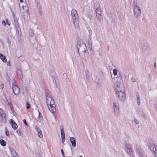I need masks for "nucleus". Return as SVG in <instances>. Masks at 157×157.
<instances>
[{
    "label": "nucleus",
    "mask_w": 157,
    "mask_h": 157,
    "mask_svg": "<svg viewBox=\"0 0 157 157\" xmlns=\"http://www.w3.org/2000/svg\"><path fill=\"white\" fill-rule=\"evenodd\" d=\"M131 80L132 81V82H134L136 81V79L135 78H134V77H132L131 79Z\"/></svg>",
    "instance_id": "obj_44"
},
{
    "label": "nucleus",
    "mask_w": 157,
    "mask_h": 157,
    "mask_svg": "<svg viewBox=\"0 0 157 157\" xmlns=\"http://www.w3.org/2000/svg\"><path fill=\"white\" fill-rule=\"evenodd\" d=\"M26 105H27L26 108L27 109H29L30 108V105L28 101L26 102Z\"/></svg>",
    "instance_id": "obj_31"
},
{
    "label": "nucleus",
    "mask_w": 157,
    "mask_h": 157,
    "mask_svg": "<svg viewBox=\"0 0 157 157\" xmlns=\"http://www.w3.org/2000/svg\"><path fill=\"white\" fill-rule=\"evenodd\" d=\"M90 53L92 54H94V52L93 50H92V51H91V49H90Z\"/></svg>",
    "instance_id": "obj_51"
},
{
    "label": "nucleus",
    "mask_w": 157,
    "mask_h": 157,
    "mask_svg": "<svg viewBox=\"0 0 157 157\" xmlns=\"http://www.w3.org/2000/svg\"><path fill=\"white\" fill-rule=\"evenodd\" d=\"M52 79L53 80V82H56V81H55V77H52Z\"/></svg>",
    "instance_id": "obj_50"
},
{
    "label": "nucleus",
    "mask_w": 157,
    "mask_h": 157,
    "mask_svg": "<svg viewBox=\"0 0 157 157\" xmlns=\"http://www.w3.org/2000/svg\"><path fill=\"white\" fill-rule=\"evenodd\" d=\"M10 152L12 154L16 152L13 149H10Z\"/></svg>",
    "instance_id": "obj_36"
},
{
    "label": "nucleus",
    "mask_w": 157,
    "mask_h": 157,
    "mask_svg": "<svg viewBox=\"0 0 157 157\" xmlns=\"http://www.w3.org/2000/svg\"><path fill=\"white\" fill-rule=\"evenodd\" d=\"M0 59H1L4 62L6 63L7 62V59L6 57L1 53H0Z\"/></svg>",
    "instance_id": "obj_18"
},
{
    "label": "nucleus",
    "mask_w": 157,
    "mask_h": 157,
    "mask_svg": "<svg viewBox=\"0 0 157 157\" xmlns=\"http://www.w3.org/2000/svg\"><path fill=\"white\" fill-rule=\"evenodd\" d=\"M53 98L49 94H48L46 97V104L49 103V101L50 100H51Z\"/></svg>",
    "instance_id": "obj_16"
},
{
    "label": "nucleus",
    "mask_w": 157,
    "mask_h": 157,
    "mask_svg": "<svg viewBox=\"0 0 157 157\" xmlns=\"http://www.w3.org/2000/svg\"><path fill=\"white\" fill-rule=\"evenodd\" d=\"M150 148L151 151L154 153L155 156L157 157V150L153 144H150Z\"/></svg>",
    "instance_id": "obj_8"
},
{
    "label": "nucleus",
    "mask_w": 157,
    "mask_h": 157,
    "mask_svg": "<svg viewBox=\"0 0 157 157\" xmlns=\"http://www.w3.org/2000/svg\"><path fill=\"white\" fill-rule=\"evenodd\" d=\"M17 133L20 136L21 135V131L20 130L18 129L16 131Z\"/></svg>",
    "instance_id": "obj_35"
},
{
    "label": "nucleus",
    "mask_w": 157,
    "mask_h": 157,
    "mask_svg": "<svg viewBox=\"0 0 157 157\" xmlns=\"http://www.w3.org/2000/svg\"><path fill=\"white\" fill-rule=\"evenodd\" d=\"M10 124L14 130L16 129L17 128V126L15 121L13 120H10Z\"/></svg>",
    "instance_id": "obj_13"
},
{
    "label": "nucleus",
    "mask_w": 157,
    "mask_h": 157,
    "mask_svg": "<svg viewBox=\"0 0 157 157\" xmlns=\"http://www.w3.org/2000/svg\"><path fill=\"white\" fill-rule=\"evenodd\" d=\"M46 104L49 109L52 113L54 114V116L55 117V119L56 120V113L55 114V112H56V109L55 101L53 98L49 101L48 104Z\"/></svg>",
    "instance_id": "obj_4"
},
{
    "label": "nucleus",
    "mask_w": 157,
    "mask_h": 157,
    "mask_svg": "<svg viewBox=\"0 0 157 157\" xmlns=\"http://www.w3.org/2000/svg\"><path fill=\"white\" fill-rule=\"evenodd\" d=\"M12 157H16V156H18L16 152L12 154Z\"/></svg>",
    "instance_id": "obj_37"
},
{
    "label": "nucleus",
    "mask_w": 157,
    "mask_h": 157,
    "mask_svg": "<svg viewBox=\"0 0 157 157\" xmlns=\"http://www.w3.org/2000/svg\"><path fill=\"white\" fill-rule=\"evenodd\" d=\"M92 33H90V32H89V35H90L89 36V39L88 40V45L89 48L91 49V51H92V44L91 41V35Z\"/></svg>",
    "instance_id": "obj_11"
},
{
    "label": "nucleus",
    "mask_w": 157,
    "mask_h": 157,
    "mask_svg": "<svg viewBox=\"0 0 157 157\" xmlns=\"http://www.w3.org/2000/svg\"><path fill=\"white\" fill-rule=\"evenodd\" d=\"M141 115L143 117H145V113L144 112H142V113H141Z\"/></svg>",
    "instance_id": "obj_48"
},
{
    "label": "nucleus",
    "mask_w": 157,
    "mask_h": 157,
    "mask_svg": "<svg viewBox=\"0 0 157 157\" xmlns=\"http://www.w3.org/2000/svg\"><path fill=\"white\" fill-rule=\"evenodd\" d=\"M7 65L8 66H11V64L10 63V61H8L7 62Z\"/></svg>",
    "instance_id": "obj_46"
},
{
    "label": "nucleus",
    "mask_w": 157,
    "mask_h": 157,
    "mask_svg": "<svg viewBox=\"0 0 157 157\" xmlns=\"http://www.w3.org/2000/svg\"><path fill=\"white\" fill-rule=\"evenodd\" d=\"M77 48L79 56L81 53H86L87 52H88L85 44L82 41H79L77 42Z\"/></svg>",
    "instance_id": "obj_3"
},
{
    "label": "nucleus",
    "mask_w": 157,
    "mask_h": 157,
    "mask_svg": "<svg viewBox=\"0 0 157 157\" xmlns=\"http://www.w3.org/2000/svg\"><path fill=\"white\" fill-rule=\"evenodd\" d=\"M134 121L135 123L136 124H138L139 123V121L136 118H134Z\"/></svg>",
    "instance_id": "obj_33"
},
{
    "label": "nucleus",
    "mask_w": 157,
    "mask_h": 157,
    "mask_svg": "<svg viewBox=\"0 0 157 157\" xmlns=\"http://www.w3.org/2000/svg\"><path fill=\"white\" fill-rule=\"evenodd\" d=\"M6 131H5V134L6 136H8L9 135V131L6 130V128H5Z\"/></svg>",
    "instance_id": "obj_34"
},
{
    "label": "nucleus",
    "mask_w": 157,
    "mask_h": 157,
    "mask_svg": "<svg viewBox=\"0 0 157 157\" xmlns=\"http://www.w3.org/2000/svg\"><path fill=\"white\" fill-rule=\"evenodd\" d=\"M15 26L16 32L18 34H19V32L21 31V29L20 28L19 25Z\"/></svg>",
    "instance_id": "obj_22"
},
{
    "label": "nucleus",
    "mask_w": 157,
    "mask_h": 157,
    "mask_svg": "<svg viewBox=\"0 0 157 157\" xmlns=\"http://www.w3.org/2000/svg\"><path fill=\"white\" fill-rule=\"evenodd\" d=\"M7 22V24H8L9 26H10V24L8 22V21H7V22Z\"/></svg>",
    "instance_id": "obj_54"
},
{
    "label": "nucleus",
    "mask_w": 157,
    "mask_h": 157,
    "mask_svg": "<svg viewBox=\"0 0 157 157\" xmlns=\"http://www.w3.org/2000/svg\"><path fill=\"white\" fill-rule=\"evenodd\" d=\"M62 137V144H64V142L65 140V137Z\"/></svg>",
    "instance_id": "obj_40"
},
{
    "label": "nucleus",
    "mask_w": 157,
    "mask_h": 157,
    "mask_svg": "<svg viewBox=\"0 0 157 157\" xmlns=\"http://www.w3.org/2000/svg\"><path fill=\"white\" fill-rule=\"evenodd\" d=\"M137 97V102L138 105H140V99L139 96L138 95H136Z\"/></svg>",
    "instance_id": "obj_26"
},
{
    "label": "nucleus",
    "mask_w": 157,
    "mask_h": 157,
    "mask_svg": "<svg viewBox=\"0 0 157 157\" xmlns=\"http://www.w3.org/2000/svg\"><path fill=\"white\" fill-rule=\"evenodd\" d=\"M114 112L115 116L118 117L119 115V109H114Z\"/></svg>",
    "instance_id": "obj_19"
},
{
    "label": "nucleus",
    "mask_w": 157,
    "mask_h": 157,
    "mask_svg": "<svg viewBox=\"0 0 157 157\" xmlns=\"http://www.w3.org/2000/svg\"><path fill=\"white\" fill-rule=\"evenodd\" d=\"M35 2L37 5H38L40 3L39 0H35Z\"/></svg>",
    "instance_id": "obj_45"
},
{
    "label": "nucleus",
    "mask_w": 157,
    "mask_h": 157,
    "mask_svg": "<svg viewBox=\"0 0 157 157\" xmlns=\"http://www.w3.org/2000/svg\"><path fill=\"white\" fill-rule=\"evenodd\" d=\"M19 7H20V8H20V4H19Z\"/></svg>",
    "instance_id": "obj_56"
},
{
    "label": "nucleus",
    "mask_w": 157,
    "mask_h": 157,
    "mask_svg": "<svg viewBox=\"0 0 157 157\" xmlns=\"http://www.w3.org/2000/svg\"><path fill=\"white\" fill-rule=\"evenodd\" d=\"M16 73L17 76H19L20 78L22 79L23 78V76L21 70L19 69H17L16 71Z\"/></svg>",
    "instance_id": "obj_15"
},
{
    "label": "nucleus",
    "mask_w": 157,
    "mask_h": 157,
    "mask_svg": "<svg viewBox=\"0 0 157 157\" xmlns=\"http://www.w3.org/2000/svg\"><path fill=\"white\" fill-rule=\"evenodd\" d=\"M71 15L75 27L76 29L78 28L79 27V18L76 10L75 9L72 10L71 11Z\"/></svg>",
    "instance_id": "obj_2"
},
{
    "label": "nucleus",
    "mask_w": 157,
    "mask_h": 157,
    "mask_svg": "<svg viewBox=\"0 0 157 157\" xmlns=\"http://www.w3.org/2000/svg\"><path fill=\"white\" fill-rule=\"evenodd\" d=\"M133 11L135 17L136 18H138L140 16L141 13L140 7L136 5H134L133 7Z\"/></svg>",
    "instance_id": "obj_6"
},
{
    "label": "nucleus",
    "mask_w": 157,
    "mask_h": 157,
    "mask_svg": "<svg viewBox=\"0 0 157 157\" xmlns=\"http://www.w3.org/2000/svg\"><path fill=\"white\" fill-rule=\"evenodd\" d=\"M8 105H9V106L11 108V109H13V106L12 104H11L10 102H8Z\"/></svg>",
    "instance_id": "obj_42"
},
{
    "label": "nucleus",
    "mask_w": 157,
    "mask_h": 157,
    "mask_svg": "<svg viewBox=\"0 0 157 157\" xmlns=\"http://www.w3.org/2000/svg\"><path fill=\"white\" fill-rule=\"evenodd\" d=\"M4 84H1V85H0V88L2 89L4 88Z\"/></svg>",
    "instance_id": "obj_53"
},
{
    "label": "nucleus",
    "mask_w": 157,
    "mask_h": 157,
    "mask_svg": "<svg viewBox=\"0 0 157 157\" xmlns=\"http://www.w3.org/2000/svg\"><path fill=\"white\" fill-rule=\"evenodd\" d=\"M1 145L3 146H5L6 145V142L3 139H1L0 140Z\"/></svg>",
    "instance_id": "obj_24"
},
{
    "label": "nucleus",
    "mask_w": 157,
    "mask_h": 157,
    "mask_svg": "<svg viewBox=\"0 0 157 157\" xmlns=\"http://www.w3.org/2000/svg\"><path fill=\"white\" fill-rule=\"evenodd\" d=\"M120 90H116V94H117L118 99L121 101L124 102L126 100V96L124 92V88L120 89Z\"/></svg>",
    "instance_id": "obj_5"
},
{
    "label": "nucleus",
    "mask_w": 157,
    "mask_h": 157,
    "mask_svg": "<svg viewBox=\"0 0 157 157\" xmlns=\"http://www.w3.org/2000/svg\"><path fill=\"white\" fill-rule=\"evenodd\" d=\"M13 19H14V25H19L18 22L17 18L15 17H13Z\"/></svg>",
    "instance_id": "obj_23"
},
{
    "label": "nucleus",
    "mask_w": 157,
    "mask_h": 157,
    "mask_svg": "<svg viewBox=\"0 0 157 157\" xmlns=\"http://www.w3.org/2000/svg\"><path fill=\"white\" fill-rule=\"evenodd\" d=\"M37 134H38V136L40 138H41L43 137L42 132L41 131H40V132H38Z\"/></svg>",
    "instance_id": "obj_27"
},
{
    "label": "nucleus",
    "mask_w": 157,
    "mask_h": 157,
    "mask_svg": "<svg viewBox=\"0 0 157 157\" xmlns=\"http://www.w3.org/2000/svg\"><path fill=\"white\" fill-rule=\"evenodd\" d=\"M37 5V7L38 9V12L39 13V14L41 15L42 14V10L41 8V6L40 5H39V4Z\"/></svg>",
    "instance_id": "obj_21"
},
{
    "label": "nucleus",
    "mask_w": 157,
    "mask_h": 157,
    "mask_svg": "<svg viewBox=\"0 0 157 157\" xmlns=\"http://www.w3.org/2000/svg\"><path fill=\"white\" fill-rule=\"evenodd\" d=\"M39 115L38 117L37 121L39 122H40L43 120V117L42 114L38 110Z\"/></svg>",
    "instance_id": "obj_17"
},
{
    "label": "nucleus",
    "mask_w": 157,
    "mask_h": 157,
    "mask_svg": "<svg viewBox=\"0 0 157 157\" xmlns=\"http://www.w3.org/2000/svg\"><path fill=\"white\" fill-rule=\"evenodd\" d=\"M2 24L3 25V26H6V22H5V21L4 20H3L2 21Z\"/></svg>",
    "instance_id": "obj_43"
},
{
    "label": "nucleus",
    "mask_w": 157,
    "mask_h": 157,
    "mask_svg": "<svg viewBox=\"0 0 157 157\" xmlns=\"http://www.w3.org/2000/svg\"><path fill=\"white\" fill-rule=\"evenodd\" d=\"M29 34L30 36H33L34 35L33 32L32 30L30 29L29 31Z\"/></svg>",
    "instance_id": "obj_29"
},
{
    "label": "nucleus",
    "mask_w": 157,
    "mask_h": 157,
    "mask_svg": "<svg viewBox=\"0 0 157 157\" xmlns=\"http://www.w3.org/2000/svg\"><path fill=\"white\" fill-rule=\"evenodd\" d=\"M154 67H155V69H157V68H156V63L155 62H154Z\"/></svg>",
    "instance_id": "obj_49"
},
{
    "label": "nucleus",
    "mask_w": 157,
    "mask_h": 157,
    "mask_svg": "<svg viewBox=\"0 0 157 157\" xmlns=\"http://www.w3.org/2000/svg\"><path fill=\"white\" fill-rule=\"evenodd\" d=\"M61 152L63 156V157H64V152H63V150L62 149L61 150Z\"/></svg>",
    "instance_id": "obj_47"
},
{
    "label": "nucleus",
    "mask_w": 157,
    "mask_h": 157,
    "mask_svg": "<svg viewBox=\"0 0 157 157\" xmlns=\"http://www.w3.org/2000/svg\"><path fill=\"white\" fill-rule=\"evenodd\" d=\"M136 151L140 157H143L144 152L141 148L140 147L137 148Z\"/></svg>",
    "instance_id": "obj_12"
},
{
    "label": "nucleus",
    "mask_w": 157,
    "mask_h": 157,
    "mask_svg": "<svg viewBox=\"0 0 157 157\" xmlns=\"http://www.w3.org/2000/svg\"><path fill=\"white\" fill-rule=\"evenodd\" d=\"M70 140L72 146L74 147H75L76 145L75 139L73 137H70Z\"/></svg>",
    "instance_id": "obj_14"
},
{
    "label": "nucleus",
    "mask_w": 157,
    "mask_h": 157,
    "mask_svg": "<svg viewBox=\"0 0 157 157\" xmlns=\"http://www.w3.org/2000/svg\"><path fill=\"white\" fill-rule=\"evenodd\" d=\"M24 124L26 126H28V124L26 122V120L25 119H24L23 120Z\"/></svg>",
    "instance_id": "obj_41"
},
{
    "label": "nucleus",
    "mask_w": 157,
    "mask_h": 157,
    "mask_svg": "<svg viewBox=\"0 0 157 157\" xmlns=\"http://www.w3.org/2000/svg\"><path fill=\"white\" fill-rule=\"evenodd\" d=\"M12 157H16V156H18L16 152L12 154Z\"/></svg>",
    "instance_id": "obj_38"
},
{
    "label": "nucleus",
    "mask_w": 157,
    "mask_h": 157,
    "mask_svg": "<svg viewBox=\"0 0 157 157\" xmlns=\"http://www.w3.org/2000/svg\"><path fill=\"white\" fill-rule=\"evenodd\" d=\"M60 128L61 129V137H65L64 132L63 131V126L62 125H61Z\"/></svg>",
    "instance_id": "obj_20"
},
{
    "label": "nucleus",
    "mask_w": 157,
    "mask_h": 157,
    "mask_svg": "<svg viewBox=\"0 0 157 157\" xmlns=\"http://www.w3.org/2000/svg\"><path fill=\"white\" fill-rule=\"evenodd\" d=\"M101 54L100 53V56H101Z\"/></svg>",
    "instance_id": "obj_57"
},
{
    "label": "nucleus",
    "mask_w": 157,
    "mask_h": 157,
    "mask_svg": "<svg viewBox=\"0 0 157 157\" xmlns=\"http://www.w3.org/2000/svg\"><path fill=\"white\" fill-rule=\"evenodd\" d=\"M21 2H23V0H20Z\"/></svg>",
    "instance_id": "obj_55"
},
{
    "label": "nucleus",
    "mask_w": 157,
    "mask_h": 157,
    "mask_svg": "<svg viewBox=\"0 0 157 157\" xmlns=\"http://www.w3.org/2000/svg\"><path fill=\"white\" fill-rule=\"evenodd\" d=\"M113 74L114 76H116L117 74V70L116 69H114L113 70Z\"/></svg>",
    "instance_id": "obj_30"
},
{
    "label": "nucleus",
    "mask_w": 157,
    "mask_h": 157,
    "mask_svg": "<svg viewBox=\"0 0 157 157\" xmlns=\"http://www.w3.org/2000/svg\"><path fill=\"white\" fill-rule=\"evenodd\" d=\"M86 78L88 80H89L90 79V75L89 74V75H86Z\"/></svg>",
    "instance_id": "obj_39"
},
{
    "label": "nucleus",
    "mask_w": 157,
    "mask_h": 157,
    "mask_svg": "<svg viewBox=\"0 0 157 157\" xmlns=\"http://www.w3.org/2000/svg\"><path fill=\"white\" fill-rule=\"evenodd\" d=\"M6 114L5 113H2L1 114V118H2V119H3V117L5 118Z\"/></svg>",
    "instance_id": "obj_32"
},
{
    "label": "nucleus",
    "mask_w": 157,
    "mask_h": 157,
    "mask_svg": "<svg viewBox=\"0 0 157 157\" xmlns=\"http://www.w3.org/2000/svg\"><path fill=\"white\" fill-rule=\"evenodd\" d=\"M125 147L127 150V153L128 155H131V153L132 152V149L129 144L128 143H125Z\"/></svg>",
    "instance_id": "obj_10"
},
{
    "label": "nucleus",
    "mask_w": 157,
    "mask_h": 157,
    "mask_svg": "<svg viewBox=\"0 0 157 157\" xmlns=\"http://www.w3.org/2000/svg\"><path fill=\"white\" fill-rule=\"evenodd\" d=\"M96 16L99 21L101 23L103 22L102 17L101 15V9L97 8L96 10Z\"/></svg>",
    "instance_id": "obj_7"
},
{
    "label": "nucleus",
    "mask_w": 157,
    "mask_h": 157,
    "mask_svg": "<svg viewBox=\"0 0 157 157\" xmlns=\"http://www.w3.org/2000/svg\"><path fill=\"white\" fill-rule=\"evenodd\" d=\"M12 89L14 94L15 95H18L20 92V89L18 86L16 85H13Z\"/></svg>",
    "instance_id": "obj_9"
},
{
    "label": "nucleus",
    "mask_w": 157,
    "mask_h": 157,
    "mask_svg": "<svg viewBox=\"0 0 157 157\" xmlns=\"http://www.w3.org/2000/svg\"><path fill=\"white\" fill-rule=\"evenodd\" d=\"M35 128L37 132H40V131H41L40 129V128H39L38 126H35Z\"/></svg>",
    "instance_id": "obj_28"
},
{
    "label": "nucleus",
    "mask_w": 157,
    "mask_h": 157,
    "mask_svg": "<svg viewBox=\"0 0 157 157\" xmlns=\"http://www.w3.org/2000/svg\"><path fill=\"white\" fill-rule=\"evenodd\" d=\"M89 72L88 71H85L86 75H89Z\"/></svg>",
    "instance_id": "obj_52"
},
{
    "label": "nucleus",
    "mask_w": 157,
    "mask_h": 157,
    "mask_svg": "<svg viewBox=\"0 0 157 157\" xmlns=\"http://www.w3.org/2000/svg\"><path fill=\"white\" fill-rule=\"evenodd\" d=\"M114 83L115 85V90H120V89L124 88L123 81L121 76L114 78Z\"/></svg>",
    "instance_id": "obj_1"
},
{
    "label": "nucleus",
    "mask_w": 157,
    "mask_h": 157,
    "mask_svg": "<svg viewBox=\"0 0 157 157\" xmlns=\"http://www.w3.org/2000/svg\"><path fill=\"white\" fill-rule=\"evenodd\" d=\"M113 106L114 109H119L118 104L117 102H114L113 103Z\"/></svg>",
    "instance_id": "obj_25"
}]
</instances>
